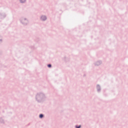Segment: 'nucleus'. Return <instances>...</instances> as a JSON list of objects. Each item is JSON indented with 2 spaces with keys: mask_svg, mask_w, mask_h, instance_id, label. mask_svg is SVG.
<instances>
[{
  "mask_svg": "<svg viewBox=\"0 0 128 128\" xmlns=\"http://www.w3.org/2000/svg\"><path fill=\"white\" fill-rule=\"evenodd\" d=\"M40 118H44V115H42V114H40Z\"/></svg>",
  "mask_w": 128,
  "mask_h": 128,
  "instance_id": "nucleus-2",
  "label": "nucleus"
},
{
  "mask_svg": "<svg viewBox=\"0 0 128 128\" xmlns=\"http://www.w3.org/2000/svg\"><path fill=\"white\" fill-rule=\"evenodd\" d=\"M48 68H52V65L51 64H48Z\"/></svg>",
  "mask_w": 128,
  "mask_h": 128,
  "instance_id": "nucleus-4",
  "label": "nucleus"
},
{
  "mask_svg": "<svg viewBox=\"0 0 128 128\" xmlns=\"http://www.w3.org/2000/svg\"><path fill=\"white\" fill-rule=\"evenodd\" d=\"M20 2H26V0H20Z\"/></svg>",
  "mask_w": 128,
  "mask_h": 128,
  "instance_id": "nucleus-3",
  "label": "nucleus"
},
{
  "mask_svg": "<svg viewBox=\"0 0 128 128\" xmlns=\"http://www.w3.org/2000/svg\"><path fill=\"white\" fill-rule=\"evenodd\" d=\"M41 18L42 20H46V16H42Z\"/></svg>",
  "mask_w": 128,
  "mask_h": 128,
  "instance_id": "nucleus-1",
  "label": "nucleus"
},
{
  "mask_svg": "<svg viewBox=\"0 0 128 128\" xmlns=\"http://www.w3.org/2000/svg\"><path fill=\"white\" fill-rule=\"evenodd\" d=\"M76 128H80V126H76Z\"/></svg>",
  "mask_w": 128,
  "mask_h": 128,
  "instance_id": "nucleus-5",
  "label": "nucleus"
}]
</instances>
